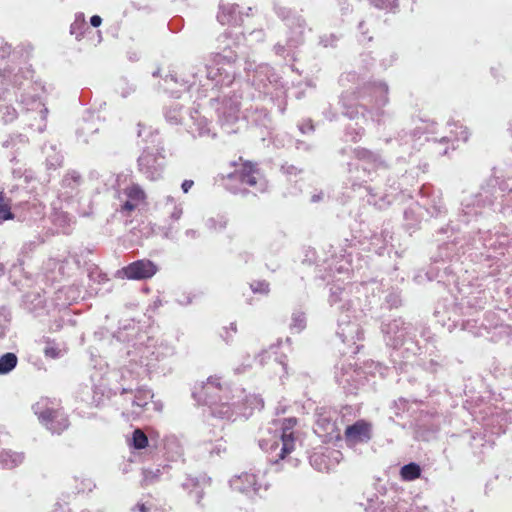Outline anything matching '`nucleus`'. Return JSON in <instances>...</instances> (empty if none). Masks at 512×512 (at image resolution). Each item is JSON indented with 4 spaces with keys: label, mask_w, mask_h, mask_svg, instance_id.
I'll use <instances>...</instances> for the list:
<instances>
[{
    "label": "nucleus",
    "mask_w": 512,
    "mask_h": 512,
    "mask_svg": "<svg viewBox=\"0 0 512 512\" xmlns=\"http://www.w3.org/2000/svg\"><path fill=\"white\" fill-rule=\"evenodd\" d=\"M163 236L166 239L174 240L176 239V235L178 233V230L175 229L172 225H169L167 227H163Z\"/></svg>",
    "instance_id": "obj_40"
},
{
    "label": "nucleus",
    "mask_w": 512,
    "mask_h": 512,
    "mask_svg": "<svg viewBox=\"0 0 512 512\" xmlns=\"http://www.w3.org/2000/svg\"><path fill=\"white\" fill-rule=\"evenodd\" d=\"M361 153H362V157H365V154H370V152L367 150H362Z\"/></svg>",
    "instance_id": "obj_53"
},
{
    "label": "nucleus",
    "mask_w": 512,
    "mask_h": 512,
    "mask_svg": "<svg viewBox=\"0 0 512 512\" xmlns=\"http://www.w3.org/2000/svg\"><path fill=\"white\" fill-rule=\"evenodd\" d=\"M127 198L134 202L141 203L145 198V193L139 185H131L124 190Z\"/></svg>",
    "instance_id": "obj_27"
},
{
    "label": "nucleus",
    "mask_w": 512,
    "mask_h": 512,
    "mask_svg": "<svg viewBox=\"0 0 512 512\" xmlns=\"http://www.w3.org/2000/svg\"><path fill=\"white\" fill-rule=\"evenodd\" d=\"M400 476L404 481H413L421 476V468L416 463L404 465L400 470Z\"/></svg>",
    "instance_id": "obj_24"
},
{
    "label": "nucleus",
    "mask_w": 512,
    "mask_h": 512,
    "mask_svg": "<svg viewBox=\"0 0 512 512\" xmlns=\"http://www.w3.org/2000/svg\"><path fill=\"white\" fill-rule=\"evenodd\" d=\"M131 444L135 449H143L148 444V438L141 429H135L132 433Z\"/></svg>",
    "instance_id": "obj_28"
},
{
    "label": "nucleus",
    "mask_w": 512,
    "mask_h": 512,
    "mask_svg": "<svg viewBox=\"0 0 512 512\" xmlns=\"http://www.w3.org/2000/svg\"><path fill=\"white\" fill-rule=\"evenodd\" d=\"M453 126L456 129L455 130V140H461V141L466 142L470 136L467 128L462 125L458 126L456 124H454Z\"/></svg>",
    "instance_id": "obj_36"
},
{
    "label": "nucleus",
    "mask_w": 512,
    "mask_h": 512,
    "mask_svg": "<svg viewBox=\"0 0 512 512\" xmlns=\"http://www.w3.org/2000/svg\"><path fill=\"white\" fill-rule=\"evenodd\" d=\"M10 219H13V213L11 212L10 205L4 193L0 192V224Z\"/></svg>",
    "instance_id": "obj_29"
},
{
    "label": "nucleus",
    "mask_w": 512,
    "mask_h": 512,
    "mask_svg": "<svg viewBox=\"0 0 512 512\" xmlns=\"http://www.w3.org/2000/svg\"><path fill=\"white\" fill-rule=\"evenodd\" d=\"M165 119L171 125H178L182 122V107L179 104H173L165 109Z\"/></svg>",
    "instance_id": "obj_23"
},
{
    "label": "nucleus",
    "mask_w": 512,
    "mask_h": 512,
    "mask_svg": "<svg viewBox=\"0 0 512 512\" xmlns=\"http://www.w3.org/2000/svg\"><path fill=\"white\" fill-rule=\"evenodd\" d=\"M45 304V298L39 293H28L24 296V305L26 309L35 315H39L40 312L44 310Z\"/></svg>",
    "instance_id": "obj_17"
},
{
    "label": "nucleus",
    "mask_w": 512,
    "mask_h": 512,
    "mask_svg": "<svg viewBox=\"0 0 512 512\" xmlns=\"http://www.w3.org/2000/svg\"><path fill=\"white\" fill-rule=\"evenodd\" d=\"M158 271L157 265L148 259L134 261L117 271L119 278L145 280L152 278Z\"/></svg>",
    "instance_id": "obj_9"
},
{
    "label": "nucleus",
    "mask_w": 512,
    "mask_h": 512,
    "mask_svg": "<svg viewBox=\"0 0 512 512\" xmlns=\"http://www.w3.org/2000/svg\"><path fill=\"white\" fill-rule=\"evenodd\" d=\"M163 207L172 221H178L183 215L182 203L178 202L173 196H166L163 200Z\"/></svg>",
    "instance_id": "obj_18"
},
{
    "label": "nucleus",
    "mask_w": 512,
    "mask_h": 512,
    "mask_svg": "<svg viewBox=\"0 0 512 512\" xmlns=\"http://www.w3.org/2000/svg\"><path fill=\"white\" fill-rule=\"evenodd\" d=\"M31 51H12L3 37L0 36V84L12 82L22 85L23 80H31L34 71L27 63Z\"/></svg>",
    "instance_id": "obj_1"
},
{
    "label": "nucleus",
    "mask_w": 512,
    "mask_h": 512,
    "mask_svg": "<svg viewBox=\"0 0 512 512\" xmlns=\"http://www.w3.org/2000/svg\"><path fill=\"white\" fill-rule=\"evenodd\" d=\"M52 220L53 222L65 229L66 227H68L70 225V223L72 222V217L70 214L66 213V212H63V211H55L53 216H52Z\"/></svg>",
    "instance_id": "obj_30"
},
{
    "label": "nucleus",
    "mask_w": 512,
    "mask_h": 512,
    "mask_svg": "<svg viewBox=\"0 0 512 512\" xmlns=\"http://www.w3.org/2000/svg\"><path fill=\"white\" fill-rule=\"evenodd\" d=\"M191 120L193 123L192 125H189L188 131L193 137L210 135L211 130L208 127V122L205 118L191 114Z\"/></svg>",
    "instance_id": "obj_20"
},
{
    "label": "nucleus",
    "mask_w": 512,
    "mask_h": 512,
    "mask_svg": "<svg viewBox=\"0 0 512 512\" xmlns=\"http://www.w3.org/2000/svg\"><path fill=\"white\" fill-rule=\"evenodd\" d=\"M133 512H151L150 508H147L144 504H137L133 509Z\"/></svg>",
    "instance_id": "obj_49"
},
{
    "label": "nucleus",
    "mask_w": 512,
    "mask_h": 512,
    "mask_svg": "<svg viewBox=\"0 0 512 512\" xmlns=\"http://www.w3.org/2000/svg\"><path fill=\"white\" fill-rule=\"evenodd\" d=\"M207 78L215 82V86L223 82L222 71L224 69V56L220 53H212L207 64Z\"/></svg>",
    "instance_id": "obj_14"
},
{
    "label": "nucleus",
    "mask_w": 512,
    "mask_h": 512,
    "mask_svg": "<svg viewBox=\"0 0 512 512\" xmlns=\"http://www.w3.org/2000/svg\"><path fill=\"white\" fill-rule=\"evenodd\" d=\"M4 272V266L2 264H0V274H2Z\"/></svg>",
    "instance_id": "obj_54"
},
{
    "label": "nucleus",
    "mask_w": 512,
    "mask_h": 512,
    "mask_svg": "<svg viewBox=\"0 0 512 512\" xmlns=\"http://www.w3.org/2000/svg\"><path fill=\"white\" fill-rule=\"evenodd\" d=\"M46 163L49 169H56L62 163V156L55 154L53 157L47 156Z\"/></svg>",
    "instance_id": "obj_37"
},
{
    "label": "nucleus",
    "mask_w": 512,
    "mask_h": 512,
    "mask_svg": "<svg viewBox=\"0 0 512 512\" xmlns=\"http://www.w3.org/2000/svg\"><path fill=\"white\" fill-rule=\"evenodd\" d=\"M221 18H222V14H221V12H219L217 14V20L222 24Z\"/></svg>",
    "instance_id": "obj_52"
},
{
    "label": "nucleus",
    "mask_w": 512,
    "mask_h": 512,
    "mask_svg": "<svg viewBox=\"0 0 512 512\" xmlns=\"http://www.w3.org/2000/svg\"><path fill=\"white\" fill-rule=\"evenodd\" d=\"M298 420L295 417L284 418L280 421V434L279 440L270 443L267 439L260 441V446L266 452L272 453L276 451L281 443L280 451L276 454L275 462L284 460L291 454L296 447V432L295 427Z\"/></svg>",
    "instance_id": "obj_6"
},
{
    "label": "nucleus",
    "mask_w": 512,
    "mask_h": 512,
    "mask_svg": "<svg viewBox=\"0 0 512 512\" xmlns=\"http://www.w3.org/2000/svg\"><path fill=\"white\" fill-rule=\"evenodd\" d=\"M119 89H120V95L123 98L128 97L131 93H133L135 91V87L125 81L122 82V87H120Z\"/></svg>",
    "instance_id": "obj_39"
},
{
    "label": "nucleus",
    "mask_w": 512,
    "mask_h": 512,
    "mask_svg": "<svg viewBox=\"0 0 512 512\" xmlns=\"http://www.w3.org/2000/svg\"><path fill=\"white\" fill-rule=\"evenodd\" d=\"M139 205V203L132 201L131 199L127 198V200L123 203L121 206V211H133L136 209V207Z\"/></svg>",
    "instance_id": "obj_44"
},
{
    "label": "nucleus",
    "mask_w": 512,
    "mask_h": 512,
    "mask_svg": "<svg viewBox=\"0 0 512 512\" xmlns=\"http://www.w3.org/2000/svg\"><path fill=\"white\" fill-rule=\"evenodd\" d=\"M74 25H75V23L71 25V33L72 34L74 33V30H73L74 29Z\"/></svg>",
    "instance_id": "obj_56"
},
{
    "label": "nucleus",
    "mask_w": 512,
    "mask_h": 512,
    "mask_svg": "<svg viewBox=\"0 0 512 512\" xmlns=\"http://www.w3.org/2000/svg\"><path fill=\"white\" fill-rule=\"evenodd\" d=\"M98 130L94 121H84L83 124L77 130V136L84 142H88L87 135L93 134Z\"/></svg>",
    "instance_id": "obj_26"
},
{
    "label": "nucleus",
    "mask_w": 512,
    "mask_h": 512,
    "mask_svg": "<svg viewBox=\"0 0 512 512\" xmlns=\"http://www.w3.org/2000/svg\"><path fill=\"white\" fill-rule=\"evenodd\" d=\"M137 136L145 144L155 145L158 142V131L142 123L137 125Z\"/></svg>",
    "instance_id": "obj_21"
},
{
    "label": "nucleus",
    "mask_w": 512,
    "mask_h": 512,
    "mask_svg": "<svg viewBox=\"0 0 512 512\" xmlns=\"http://www.w3.org/2000/svg\"><path fill=\"white\" fill-rule=\"evenodd\" d=\"M24 455L22 453L13 452L11 450L0 451V465L4 468L12 469L23 462Z\"/></svg>",
    "instance_id": "obj_19"
},
{
    "label": "nucleus",
    "mask_w": 512,
    "mask_h": 512,
    "mask_svg": "<svg viewBox=\"0 0 512 512\" xmlns=\"http://www.w3.org/2000/svg\"><path fill=\"white\" fill-rule=\"evenodd\" d=\"M178 81H179V79H178L177 73H170V74L166 75V77L164 78V83L166 84V86L164 87V90L167 92H170L171 94L177 93L178 91H175L171 87L170 84H172V83L177 84Z\"/></svg>",
    "instance_id": "obj_34"
},
{
    "label": "nucleus",
    "mask_w": 512,
    "mask_h": 512,
    "mask_svg": "<svg viewBox=\"0 0 512 512\" xmlns=\"http://www.w3.org/2000/svg\"><path fill=\"white\" fill-rule=\"evenodd\" d=\"M30 88L33 90V94H30L24 90L20 94V103L23 106V117L27 125L38 131L43 132L46 128V118L48 109L45 107L41 94L44 92V85L41 82H29Z\"/></svg>",
    "instance_id": "obj_3"
},
{
    "label": "nucleus",
    "mask_w": 512,
    "mask_h": 512,
    "mask_svg": "<svg viewBox=\"0 0 512 512\" xmlns=\"http://www.w3.org/2000/svg\"><path fill=\"white\" fill-rule=\"evenodd\" d=\"M101 23H102V18L99 15H93L90 18V24L93 27H99L101 25Z\"/></svg>",
    "instance_id": "obj_48"
},
{
    "label": "nucleus",
    "mask_w": 512,
    "mask_h": 512,
    "mask_svg": "<svg viewBox=\"0 0 512 512\" xmlns=\"http://www.w3.org/2000/svg\"><path fill=\"white\" fill-rule=\"evenodd\" d=\"M175 353V349L167 342H156L145 332L136 334V341L128 344L127 355L131 361L150 369L155 367L157 362L163 361Z\"/></svg>",
    "instance_id": "obj_2"
},
{
    "label": "nucleus",
    "mask_w": 512,
    "mask_h": 512,
    "mask_svg": "<svg viewBox=\"0 0 512 512\" xmlns=\"http://www.w3.org/2000/svg\"><path fill=\"white\" fill-rule=\"evenodd\" d=\"M32 409L39 421L52 433L60 434L69 426L68 417L56 400L41 398Z\"/></svg>",
    "instance_id": "obj_5"
},
{
    "label": "nucleus",
    "mask_w": 512,
    "mask_h": 512,
    "mask_svg": "<svg viewBox=\"0 0 512 512\" xmlns=\"http://www.w3.org/2000/svg\"><path fill=\"white\" fill-rule=\"evenodd\" d=\"M18 358L12 352L5 353L0 357V375L10 373L17 365Z\"/></svg>",
    "instance_id": "obj_22"
},
{
    "label": "nucleus",
    "mask_w": 512,
    "mask_h": 512,
    "mask_svg": "<svg viewBox=\"0 0 512 512\" xmlns=\"http://www.w3.org/2000/svg\"><path fill=\"white\" fill-rule=\"evenodd\" d=\"M18 140L20 142H23L24 141V137L22 135H17V136H11L8 140H6L4 143H3V146L4 147H9L10 145L14 144V142Z\"/></svg>",
    "instance_id": "obj_46"
},
{
    "label": "nucleus",
    "mask_w": 512,
    "mask_h": 512,
    "mask_svg": "<svg viewBox=\"0 0 512 512\" xmlns=\"http://www.w3.org/2000/svg\"><path fill=\"white\" fill-rule=\"evenodd\" d=\"M223 379L219 375L210 376L206 381L196 384L192 396L198 404L206 406L210 415L223 419Z\"/></svg>",
    "instance_id": "obj_4"
},
{
    "label": "nucleus",
    "mask_w": 512,
    "mask_h": 512,
    "mask_svg": "<svg viewBox=\"0 0 512 512\" xmlns=\"http://www.w3.org/2000/svg\"><path fill=\"white\" fill-rule=\"evenodd\" d=\"M184 235L187 239H190V240H195L197 239L199 236H200V233L198 230L196 229H187L185 232H184Z\"/></svg>",
    "instance_id": "obj_45"
},
{
    "label": "nucleus",
    "mask_w": 512,
    "mask_h": 512,
    "mask_svg": "<svg viewBox=\"0 0 512 512\" xmlns=\"http://www.w3.org/2000/svg\"><path fill=\"white\" fill-rule=\"evenodd\" d=\"M230 328H231V330H233L234 332H236V331H237V327H236V325H235L234 323H231Z\"/></svg>",
    "instance_id": "obj_51"
},
{
    "label": "nucleus",
    "mask_w": 512,
    "mask_h": 512,
    "mask_svg": "<svg viewBox=\"0 0 512 512\" xmlns=\"http://www.w3.org/2000/svg\"><path fill=\"white\" fill-rule=\"evenodd\" d=\"M139 170L150 180H157L163 172V163L159 161V157L144 149L138 158Z\"/></svg>",
    "instance_id": "obj_12"
},
{
    "label": "nucleus",
    "mask_w": 512,
    "mask_h": 512,
    "mask_svg": "<svg viewBox=\"0 0 512 512\" xmlns=\"http://www.w3.org/2000/svg\"><path fill=\"white\" fill-rule=\"evenodd\" d=\"M177 303L182 306H187L192 303L193 301V295L190 293H182L177 299Z\"/></svg>",
    "instance_id": "obj_41"
},
{
    "label": "nucleus",
    "mask_w": 512,
    "mask_h": 512,
    "mask_svg": "<svg viewBox=\"0 0 512 512\" xmlns=\"http://www.w3.org/2000/svg\"><path fill=\"white\" fill-rule=\"evenodd\" d=\"M233 490L241 493H255L257 488L256 476L252 473H243L230 481Z\"/></svg>",
    "instance_id": "obj_15"
},
{
    "label": "nucleus",
    "mask_w": 512,
    "mask_h": 512,
    "mask_svg": "<svg viewBox=\"0 0 512 512\" xmlns=\"http://www.w3.org/2000/svg\"><path fill=\"white\" fill-rule=\"evenodd\" d=\"M194 185V181L193 180H184L181 184V189L183 191V193H188L190 191V189L193 187Z\"/></svg>",
    "instance_id": "obj_47"
},
{
    "label": "nucleus",
    "mask_w": 512,
    "mask_h": 512,
    "mask_svg": "<svg viewBox=\"0 0 512 512\" xmlns=\"http://www.w3.org/2000/svg\"><path fill=\"white\" fill-rule=\"evenodd\" d=\"M43 243H44V238L40 235H36V236H34L33 239L26 241L23 244V246L21 248V253L28 254V253L32 252L33 250H35L37 247H39Z\"/></svg>",
    "instance_id": "obj_31"
},
{
    "label": "nucleus",
    "mask_w": 512,
    "mask_h": 512,
    "mask_svg": "<svg viewBox=\"0 0 512 512\" xmlns=\"http://www.w3.org/2000/svg\"><path fill=\"white\" fill-rule=\"evenodd\" d=\"M210 484L211 478L206 475L198 477L188 476L182 483V488L188 492L197 504H200L205 490L210 487Z\"/></svg>",
    "instance_id": "obj_13"
},
{
    "label": "nucleus",
    "mask_w": 512,
    "mask_h": 512,
    "mask_svg": "<svg viewBox=\"0 0 512 512\" xmlns=\"http://www.w3.org/2000/svg\"><path fill=\"white\" fill-rule=\"evenodd\" d=\"M344 438L349 446L368 442L372 438V424L364 419L357 420L345 428Z\"/></svg>",
    "instance_id": "obj_11"
},
{
    "label": "nucleus",
    "mask_w": 512,
    "mask_h": 512,
    "mask_svg": "<svg viewBox=\"0 0 512 512\" xmlns=\"http://www.w3.org/2000/svg\"><path fill=\"white\" fill-rule=\"evenodd\" d=\"M204 226L210 233L219 232L223 227V217L220 214L208 216L204 220Z\"/></svg>",
    "instance_id": "obj_25"
},
{
    "label": "nucleus",
    "mask_w": 512,
    "mask_h": 512,
    "mask_svg": "<svg viewBox=\"0 0 512 512\" xmlns=\"http://www.w3.org/2000/svg\"><path fill=\"white\" fill-rule=\"evenodd\" d=\"M210 101L211 105L214 106L215 104L219 103V97H211Z\"/></svg>",
    "instance_id": "obj_50"
},
{
    "label": "nucleus",
    "mask_w": 512,
    "mask_h": 512,
    "mask_svg": "<svg viewBox=\"0 0 512 512\" xmlns=\"http://www.w3.org/2000/svg\"><path fill=\"white\" fill-rule=\"evenodd\" d=\"M196 72H191L188 76H184L181 78V86L183 90H189L190 86L194 83L193 79L195 78Z\"/></svg>",
    "instance_id": "obj_38"
},
{
    "label": "nucleus",
    "mask_w": 512,
    "mask_h": 512,
    "mask_svg": "<svg viewBox=\"0 0 512 512\" xmlns=\"http://www.w3.org/2000/svg\"><path fill=\"white\" fill-rule=\"evenodd\" d=\"M82 184L80 173L75 170L67 172L61 181V196L69 198Z\"/></svg>",
    "instance_id": "obj_16"
},
{
    "label": "nucleus",
    "mask_w": 512,
    "mask_h": 512,
    "mask_svg": "<svg viewBox=\"0 0 512 512\" xmlns=\"http://www.w3.org/2000/svg\"><path fill=\"white\" fill-rule=\"evenodd\" d=\"M260 178L259 169L250 162L235 164V169L227 175L226 189L233 193L243 192L245 189L238 187L240 183L243 186H255Z\"/></svg>",
    "instance_id": "obj_7"
},
{
    "label": "nucleus",
    "mask_w": 512,
    "mask_h": 512,
    "mask_svg": "<svg viewBox=\"0 0 512 512\" xmlns=\"http://www.w3.org/2000/svg\"><path fill=\"white\" fill-rule=\"evenodd\" d=\"M121 396L124 401L129 404L131 409L129 410L126 407V411H123V415H131L132 417H139L144 408L149 404L150 400L153 398V393L151 390L139 387L136 389L133 388H123L121 392Z\"/></svg>",
    "instance_id": "obj_8"
},
{
    "label": "nucleus",
    "mask_w": 512,
    "mask_h": 512,
    "mask_svg": "<svg viewBox=\"0 0 512 512\" xmlns=\"http://www.w3.org/2000/svg\"><path fill=\"white\" fill-rule=\"evenodd\" d=\"M160 472L159 469H157L156 471H152V470H144V481L146 483H151L154 481V479H156L158 477V473Z\"/></svg>",
    "instance_id": "obj_43"
},
{
    "label": "nucleus",
    "mask_w": 512,
    "mask_h": 512,
    "mask_svg": "<svg viewBox=\"0 0 512 512\" xmlns=\"http://www.w3.org/2000/svg\"><path fill=\"white\" fill-rule=\"evenodd\" d=\"M44 354H45L46 357L54 359V358L59 357L60 351L55 346H46L45 349H44Z\"/></svg>",
    "instance_id": "obj_42"
},
{
    "label": "nucleus",
    "mask_w": 512,
    "mask_h": 512,
    "mask_svg": "<svg viewBox=\"0 0 512 512\" xmlns=\"http://www.w3.org/2000/svg\"><path fill=\"white\" fill-rule=\"evenodd\" d=\"M76 481V489L78 492L85 493L90 492L95 487L94 482L90 478H75Z\"/></svg>",
    "instance_id": "obj_32"
},
{
    "label": "nucleus",
    "mask_w": 512,
    "mask_h": 512,
    "mask_svg": "<svg viewBox=\"0 0 512 512\" xmlns=\"http://www.w3.org/2000/svg\"><path fill=\"white\" fill-rule=\"evenodd\" d=\"M158 74H159V70H157V71L153 72V76H154V77L158 76Z\"/></svg>",
    "instance_id": "obj_55"
},
{
    "label": "nucleus",
    "mask_w": 512,
    "mask_h": 512,
    "mask_svg": "<svg viewBox=\"0 0 512 512\" xmlns=\"http://www.w3.org/2000/svg\"><path fill=\"white\" fill-rule=\"evenodd\" d=\"M306 319L305 315L302 312L294 313L292 316L291 328L295 329L297 332L302 331L305 328Z\"/></svg>",
    "instance_id": "obj_33"
},
{
    "label": "nucleus",
    "mask_w": 512,
    "mask_h": 512,
    "mask_svg": "<svg viewBox=\"0 0 512 512\" xmlns=\"http://www.w3.org/2000/svg\"><path fill=\"white\" fill-rule=\"evenodd\" d=\"M251 289L255 293L267 294L270 290L269 283L266 281H255L251 284Z\"/></svg>",
    "instance_id": "obj_35"
},
{
    "label": "nucleus",
    "mask_w": 512,
    "mask_h": 512,
    "mask_svg": "<svg viewBox=\"0 0 512 512\" xmlns=\"http://www.w3.org/2000/svg\"><path fill=\"white\" fill-rule=\"evenodd\" d=\"M14 85L12 82H5L3 85L0 84V120L4 123H10L18 117V111L13 105L16 98L14 93H11L7 87L12 85L13 87L21 88L24 85Z\"/></svg>",
    "instance_id": "obj_10"
}]
</instances>
